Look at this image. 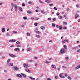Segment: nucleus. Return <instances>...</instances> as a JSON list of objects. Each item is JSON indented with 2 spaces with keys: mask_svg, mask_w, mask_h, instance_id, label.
I'll use <instances>...</instances> for the list:
<instances>
[{
  "mask_svg": "<svg viewBox=\"0 0 80 80\" xmlns=\"http://www.w3.org/2000/svg\"><path fill=\"white\" fill-rule=\"evenodd\" d=\"M75 16L78 17H79V15L77 13H76Z\"/></svg>",
  "mask_w": 80,
  "mask_h": 80,
  "instance_id": "obj_31",
  "label": "nucleus"
},
{
  "mask_svg": "<svg viewBox=\"0 0 80 80\" xmlns=\"http://www.w3.org/2000/svg\"><path fill=\"white\" fill-rule=\"evenodd\" d=\"M9 55L10 56V57H16V56L15 55L13 54H9Z\"/></svg>",
  "mask_w": 80,
  "mask_h": 80,
  "instance_id": "obj_8",
  "label": "nucleus"
},
{
  "mask_svg": "<svg viewBox=\"0 0 80 80\" xmlns=\"http://www.w3.org/2000/svg\"><path fill=\"white\" fill-rule=\"evenodd\" d=\"M51 67H52V68H53L54 69H56V68H57L56 66L53 65H51Z\"/></svg>",
  "mask_w": 80,
  "mask_h": 80,
  "instance_id": "obj_10",
  "label": "nucleus"
},
{
  "mask_svg": "<svg viewBox=\"0 0 80 80\" xmlns=\"http://www.w3.org/2000/svg\"><path fill=\"white\" fill-rule=\"evenodd\" d=\"M34 19V18H30V20H33Z\"/></svg>",
  "mask_w": 80,
  "mask_h": 80,
  "instance_id": "obj_50",
  "label": "nucleus"
},
{
  "mask_svg": "<svg viewBox=\"0 0 80 80\" xmlns=\"http://www.w3.org/2000/svg\"><path fill=\"white\" fill-rule=\"evenodd\" d=\"M68 79H69V80H72V78H71L70 77V76H68Z\"/></svg>",
  "mask_w": 80,
  "mask_h": 80,
  "instance_id": "obj_30",
  "label": "nucleus"
},
{
  "mask_svg": "<svg viewBox=\"0 0 80 80\" xmlns=\"http://www.w3.org/2000/svg\"><path fill=\"white\" fill-rule=\"evenodd\" d=\"M16 40L15 39H12V40H9V42H16Z\"/></svg>",
  "mask_w": 80,
  "mask_h": 80,
  "instance_id": "obj_6",
  "label": "nucleus"
},
{
  "mask_svg": "<svg viewBox=\"0 0 80 80\" xmlns=\"http://www.w3.org/2000/svg\"><path fill=\"white\" fill-rule=\"evenodd\" d=\"M45 2L47 3H50V0H45Z\"/></svg>",
  "mask_w": 80,
  "mask_h": 80,
  "instance_id": "obj_11",
  "label": "nucleus"
},
{
  "mask_svg": "<svg viewBox=\"0 0 80 80\" xmlns=\"http://www.w3.org/2000/svg\"><path fill=\"white\" fill-rule=\"evenodd\" d=\"M52 26L53 27H55V24L52 23Z\"/></svg>",
  "mask_w": 80,
  "mask_h": 80,
  "instance_id": "obj_46",
  "label": "nucleus"
},
{
  "mask_svg": "<svg viewBox=\"0 0 80 80\" xmlns=\"http://www.w3.org/2000/svg\"><path fill=\"white\" fill-rule=\"evenodd\" d=\"M46 63H47L48 64L49 63V62L48 61H46Z\"/></svg>",
  "mask_w": 80,
  "mask_h": 80,
  "instance_id": "obj_62",
  "label": "nucleus"
},
{
  "mask_svg": "<svg viewBox=\"0 0 80 80\" xmlns=\"http://www.w3.org/2000/svg\"><path fill=\"white\" fill-rule=\"evenodd\" d=\"M15 8V12H17V8H18V6H17L16 5V6H15V7H14Z\"/></svg>",
  "mask_w": 80,
  "mask_h": 80,
  "instance_id": "obj_12",
  "label": "nucleus"
},
{
  "mask_svg": "<svg viewBox=\"0 0 80 80\" xmlns=\"http://www.w3.org/2000/svg\"><path fill=\"white\" fill-rule=\"evenodd\" d=\"M35 12H38V9H36L35 10Z\"/></svg>",
  "mask_w": 80,
  "mask_h": 80,
  "instance_id": "obj_59",
  "label": "nucleus"
},
{
  "mask_svg": "<svg viewBox=\"0 0 80 80\" xmlns=\"http://www.w3.org/2000/svg\"><path fill=\"white\" fill-rule=\"evenodd\" d=\"M80 68V65L77 66L76 68H75V69H79V68Z\"/></svg>",
  "mask_w": 80,
  "mask_h": 80,
  "instance_id": "obj_16",
  "label": "nucleus"
},
{
  "mask_svg": "<svg viewBox=\"0 0 80 80\" xmlns=\"http://www.w3.org/2000/svg\"><path fill=\"white\" fill-rule=\"evenodd\" d=\"M41 12L42 13H44V14H45V12H44V11H41Z\"/></svg>",
  "mask_w": 80,
  "mask_h": 80,
  "instance_id": "obj_36",
  "label": "nucleus"
},
{
  "mask_svg": "<svg viewBox=\"0 0 80 80\" xmlns=\"http://www.w3.org/2000/svg\"><path fill=\"white\" fill-rule=\"evenodd\" d=\"M23 66L25 68H28L29 67L27 63L24 64Z\"/></svg>",
  "mask_w": 80,
  "mask_h": 80,
  "instance_id": "obj_4",
  "label": "nucleus"
},
{
  "mask_svg": "<svg viewBox=\"0 0 80 80\" xmlns=\"http://www.w3.org/2000/svg\"><path fill=\"white\" fill-rule=\"evenodd\" d=\"M63 74V73H60L59 74V77H60V78H65V77L62 75Z\"/></svg>",
  "mask_w": 80,
  "mask_h": 80,
  "instance_id": "obj_3",
  "label": "nucleus"
},
{
  "mask_svg": "<svg viewBox=\"0 0 80 80\" xmlns=\"http://www.w3.org/2000/svg\"><path fill=\"white\" fill-rule=\"evenodd\" d=\"M16 43L17 45H20V42L19 41H17L16 42Z\"/></svg>",
  "mask_w": 80,
  "mask_h": 80,
  "instance_id": "obj_22",
  "label": "nucleus"
},
{
  "mask_svg": "<svg viewBox=\"0 0 80 80\" xmlns=\"http://www.w3.org/2000/svg\"><path fill=\"white\" fill-rule=\"evenodd\" d=\"M36 33H38H38H40V31H36Z\"/></svg>",
  "mask_w": 80,
  "mask_h": 80,
  "instance_id": "obj_41",
  "label": "nucleus"
},
{
  "mask_svg": "<svg viewBox=\"0 0 80 80\" xmlns=\"http://www.w3.org/2000/svg\"><path fill=\"white\" fill-rule=\"evenodd\" d=\"M32 3V2H31V1L28 2V3L29 4H31Z\"/></svg>",
  "mask_w": 80,
  "mask_h": 80,
  "instance_id": "obj_57",
  "label": "nucleus"
},
{
  "mask_svg": "<svg viewBox=\"0 0 80 80\" xmlns=\"http://www.w3.org/2000/svg\"><path fill=\"white\" fill-rule=\"evenodd\" d=\"M27 13L28 14H31V13H32V12L31 11H28L27 12Z\"/></svg>",
  "mask_w": 80,
  "mask_h": 80,
  "instance_id": "obj_27",
  "label": "nucleus"
},
{
  "mask_svg": "<svg viewBox=\"0 0 80 80\" xmlns=\"http://www.w3.org/2000/svg\"><path fill=\"white\" fill-rule=\"evenodd\" d=\"M10 65L11 66H13V63L11 62L10 63Z\"/></svg>",
  "mask_w": 80,
  "mask_h": 80,
  "instance_id": "obj_34",
  "label": "nucleus"
},
{
  "mask_svg": "<svg viewBox=\"0 0 80 80\" xmlns=\"http://www.w3.org/2000/svg\"><path fill=\"white\" fill-rule=\"evenodd\" d=\"M22 6H23V7H25V4L24 3H22Z\"/></svg>",
  "mask_w": 80,
  "mask_h": 80,
  "instance_id": "obj_45",
  "label": "nucleus"
},
{
  "mask_svg": "<svg viewBox=\"0 0 80 80\" xmlns=\"http://www.w3.org/2000/svg\"><path fill=\"white\" fill-rule=\"evenodd\" d=\"M39 2H40L41 3H43V2L40 0H39Z\"/></svg>",
  "mask_w": 80,
  "mask_h": 80,
  "instance_id": "obj_33",
  "label": "nucleus"
},
{
  "mask_svg": "<svg viewBox=\"0 0 80 80\" xmlns=\"http://www.w3.org/2000/svg\"><path fill=\"white\" fill-rule=\"evenodd\" d=\"M33 61V60H28V61L29 62H32Z\"/></svg>",
  "mask_w": 80,
  "mask_h": 80,
  "instance_id": "obj_40",
  "label": "nucleus"
},
{
  "mask_svg": "<svg viewBox=\"0 0 80 80\" xmlns=\"http://www.w3.org/2000/svg\"><path fill=\"white\" fill-rule=\"evenodd\" d=\"M58 27H59V26H58V25H56V28H58Z\"/></svg>",
  "mask_w": 80,
  "mask_h": 80,
  "instance_id": "obj_55",
  "label": "nucleus"
},
{
  "mask_svg": "<svg viewBox=\"0 0 80 80\" xmlns=\"http://www.w3.org/2000/svg\"><path fill=\"white\" fill-rule=\"evenodd\" d=\"M63 28L64 30H65V29H66V28H66V27H63Z\"/></svg>",
  "mask_w": 80,
  "mask_h": 80,
  "instance_id": "obj_49",
  "label": "nucleus"
},
{
  "mask_svg": "<svg viewBox=\"0 0 80 80\" xmlns=\"http://www.w3.org/2000/svg\"><path fill=\"white\" fill-rule=\"evenodd\" d=\"M64 42H67V43H68L69 40H68V39H65L64 40Z\"/></svg>",
  "mask_w": 80,
  "mask_h": 80,
  "instance_id": "obj_25",
  "label": "nucleus"
},
{
  "mask_svg": "<svg viewBox=\"0 0 80 80\" xmlns=\"http://www.w3.org/2000/svg\"><path fill=\"white\" fill-rule=\"evenodd\" d=\"M78 22H80V19H78Z\"/></svg>",
  "mask_w": 80,
  "mask_h": 80,
  "instance_id": "obj_64",
  "label": "nucleus"
},
{
  "mask_svg": "<svg viewBox=\"0 0 80 80\" xmlns=\"http://www.w3.org/2000/svg\"><path fill=\"white\" fill-rule=\"evenodd\" d=\"M1 31L2 33H4L5 31V28H1Z\"/></svg>",
  "mask_w": 80,
  "mask_h": 80,
  "instance_id": "obj_7",
  "label": "nucleus"
},
{
  "mask_svg": "<svg viewBox=\"0 0 80 80\" xmlns=\"http://www.w3.org/2000/svg\"><path fill=\"white\" fill-rule=\"evenodd\" d=\"M14 50L15 51H20V49L19 48H17L14 49Z\"/></svg>",
  "mask_w": 80,
  "mask_h": 80,
  "instance_id": "obj_13",
  "label": "nucleus"
},
{
  "mask_svg": "<svg viewBox=\"0 0 80 80\" xmlns=\"http://www.w3.org/2000/svg\"><path fill=\"white\" fill-rule=\"evenodd\" d=\"M17 77H22V75H21L20 74H18L16 75Z\"/></svg>",
  "mask_w": 80,
  "mask_h": 80,
  "instance_id": "obj_15",
  "label": "nucleus"
},
{
  "mask_svg": "<svg viewBox=\"0 0 80 80\" xmlns=\"http://www.w3.org/2000/svg\"><path fill=\"white\" fill-rule=\"evenodd\" d=\"M64 48L65 50H66V49H67V46H66V45H64Z\"/></svg>",
  "mask_w": 80,
  "mask_h": 80,
  "instance_id": "obj_23",
  "label": "nucleus"
},
{
  "mask_svg": "<svg viewBox=\"0 0 80 80\" xmlns=\"http://www.w3.org/2000/svg\"><path fill=\"white\" fill-rule=\"evenodd\" d=\"M59 29H60V30H62V26H60L59 27Z\"/></svg>",
  "mask_w": 80,
  "mask_h": 80,
  "instance_id": "obj_28",
  "label": "nucleus"
},
{
  "mask_svg": "<svg viewBox=\"0 0 80 80\" xmlns=\"http://www.w3.org/2000/svg\"><path fill=\"white\" fill-rule=\"evenodd\" d=\"M27 51H30V48H28L27 49Z\"/></svg>",
  "mask_w": 80,
  "mask_h": 80,
  "instance_id": "obj_54",
  "label": "nucleus"
},
{
  "mask_svg": "<svg viewBox=\"0 0 80 80\" xmlns=\"http://www.w3.org/2000/svg\"><path fill=\"white\" fill-rule=\"evenodd\" d=\"M35 66H38V63H35Z\"/></svg>",
  "mask_w": 80,
  "mask_h": 80,
  "instance_id": "obj_52",
  "label": "nucleus"
},
{
  "mask_svg": "<svg viewBox=\"0 0 80 80\" xmlns=\"http://www.w3.org/2000/svg\"><path fill=\"white\" fill-rule=\"evenodd\" d=\"M62 68H65V69H66V68H67V67H65V66H62Z\"/></svg>",
  "mask_w": 80,
  "mask_h": 80,
  "instance_id": "obj_44",
  "label": "nucleus"
},
{
  "mask_svg": "<svg viewBox=\"0 0 80 80\" xmlns=\"http://www.w3.org/2000/svg\"><path fill=\"white\" fill-rule=\"evenodd\" d=\"M36 37L37 38H40V37H41V36H40V35H36Z\"/></svg>",
  "mask_w": 80,
  "mask_h": 80,
  "instance_id": "obj_24",
  "label": "nucleus"
},
{
  "mask_svg": "<svg viewBox=\"0 0 80 80\" xmlns=\"http://www.w3.org/2000/svg\"><path fill=\"white\" fill-rule=\"evenodd\" d=\"M26 34L28 36H30V34L29 33H27Z\"/></svg>",
  "mask_w": 80,
  "mask_h": 80,
  "instance_id": "obj_37",
  "label": "nucleus"
},
{
  "mask_svg": "<svg viewBox=\"0 0 80 80\" xmlns=\"http://www.w3.org/2000/svg\"><path fill=\"white\" fill-rule=\"evenodd\" d=\"M25 70L26 72H28V73H30V72H31V71L30 70V69H25Z\"/></svg>",
  "mask_w": 80,
  "mask_h": 80,
  "instance_id": "obj_14",
  "label": "nucleus"
},
{
  "mask_svg": "<svg viewBox=\"0 0 80 80\" xmlns=\"http://www.w3.org/2000/svg\"><path fill=\"white\" fill-rule=\"evenodd\" d=\"M10 47L13 48V47H14V45H11L10 46Z\"/></svg>",
  "mask_w": 80,
  "mask_h": 80,
  "instance_id": "obj_48",
  "label": "nucleus"
},
{
  "mask_svg": "<svg viewBox=\"0 0 80 80\" xmlns=\"http://www.w3.org/2000/svg\"><path fill=\"white\" fill-rule=\"evenodd\" d=\"M13 33H17V32L16 31H14L13 32Z\"/></svg>",
  "mask_w": 80,
  "mask_h": 80,
  "instance_id": "obj_32",
  "label": "nucleus"
},
{
  "mask_svg": "<svg viewBox=\"0 0 80 80\" xmlns=\"http://www.w3.org/2000/svg\"><path fill=\"white\" fill-rule=\"evenodd\" d=\"M17 46V47H20L21 46H20V45H18Z\"/></svg>",
  "mask_w": 80,
  "mask_h": 80,
  "instance_id": "obj_51",
  "label": "nucleus"
},
{
  "mask_svg": "<svg viewBox=\"0 0 80 80\" xmlns=\"http://www.w3.org/2000/svg\"><path fill=\"white\" fill-rule=\"evenodd\" d=\"M13 69L14 70H15V71H18V70H19V68L17 67V66H14L13 67Z\"/></svg>",
  "mask_w": 80,
  "mask_h": 80,
  "instance_id": "obj_2",
  "label": "nucleus"
},
{
  "mask_svg": "<svg viewBox=\"0 0 80 80\" xmlns=\"http://www.w3.org/2000/svg\"><path fill=\"white\" fill-rule=\"evenodd\" d=\"M60 15V13L58 12V13H56V15H57V16H58V15Z\"/></svg>",
  "mask_w": 80,
  "mask_h": 80,
  "instance_id": "obj_43",
  "label": "nucleus"
},
{
  "mask_svg": "<svg viewBox=\"0 0 80 80\" xmlns=\"http://www.w3.org/2000/svg\"><path fill=\"white\" fill-rule=\"evenodd\" d=\"M63 23L64 25H67V22H64Z\"/></svg>",
  "mask_w": 80,
  "mask_h": 80,
  "instance_id": "obj_61",
  "label": "nucleus"
},
{
  "mask_svg": "<svg viewBox=\"0 0 80 80\" xmlns=\"http://www.w3.org/2000/svg\"><path fill=\"white\" fill-rule=\"evenodd\" d=\"M35 59H38V57H34Z\"/></svg>",
  "mask_w": 80,
  "mask_h": 80,
  "instance_id": "obj_56",
  "label": "nucleus"
},
{
  "mask_svg": "<svg viewBox=\"0 0 80 80\" xmlns=\"http://www.w3.org/2000/svg\"><path fill=\"white\" fill-rule=\"evenodd\" d=\"M62 43L63 44H64V43H65V41H62Z\"/></svg>",
  "mask_w": 80,
  "mask_h": 80,
  "instance_id": "obj_53",
  "label": "nucleus"
},
{
  "mask_svg": "<svg viewBox=\"0 0 80 80\" xmlns=\"http://www.w3.org/2000/svg\"><path fill=\"white\" fill-rule=\"evenodd\" d=\"M68 57H66L65 58V60H68Z\"/></svg>",
  "mask_w": 80,
  "mask_h": 80,
  "instance_id": "obj_38",
  "label": "nucleus"
},
{
  "mask_svg": "<svg viewBox=\"0 0 80 80\" xmlns=\"http://www.w3.org/2000/svg\"><path fill=\"white\" fill-rule=\"evenodd\" d=\"M53 9L55 10H58V8L55 7L53 8Z\"/></svg>",
  "mask_w": 80,
  "mask_h": 80,
  "instance_id": "obj_29",
  "label": "nucleus"
},
{
  "mask_svg": "<svg viewBox=\"0 0 80 80\" xmlns=\"http://www.w3.org/2000/svg\"><path fill=\"white\" fill-rule=\"evenodd\" d=\"M23 19H24V20H27V18L25 17H24L23 18Z\"/></svg>",
  "mask_w": 80,
  "mask_h": 80,
  "instance_id": "obj_35",
  "label": "nucleus"
},
{
  "mask_svg": "<svg viewBox=\"0 0 80 80\" xmlns=\"http://www.w3.org/2000/svg\"><path fill=\"white\" fill-rule=\"evenodd\" d=\"M77 52H80V49L77 50Z\"/></svg>",
  "mask_w": 80,
  "mask_h": 80,
  "instance_id": "obj_47",
  "label": "nucleus"
},
{
  "mask_svg": "<svg viewBox=\"0 0 80 80\" xmlns=\"http://www.w3.org/2000/svg\"><path fill=\"white\" fill-rule=\"evenodd\" d=\"M58 18L60 19H62V18H63V17L62 16H59L58 17Z\"/></svg>",
  "mask_w": 80,
  "mask_h": 80,
  "instance_id": "obj_26",
  "label": "nucleus"
},
{
  "mask_svg": "<svg viewBox=\"0 0 80 80\" xmlns=\"http://www.w3.org/2000/svg\"><path fill=\"white\" fill-rule=\"evenodd\" d=\"M29 78H30V79H31V80H35V78H32V77H30Z\"/></svg>",
  "mask_w": 80,
  "mask_h": 80,
  "instance_id": "obj_20",
  "label": "nucleus"
},
{
  "mask_svg": "<svg viewBox=\"0 0 80 80\" xmlns=\"http://www.w3.org/2000/svg\"><path fill=\"white\" fill-rule=\"evenodd\" d=\"M40 28L41 29V30H45V27L43 26L41 27Z\"/></svg>",
  "mask_w": 80,
  "mask_h": 80,
  "instance_id": "obj_21",
  "label": "nucleus"
},
{
  "mask_svg": "<svg viewBox=\"0 0 80 80\" xmlns=\"http://www.w3.org/2000/svg\"><path fill=\"white\" fill-rule=\"evenodd\" d=\"M18 8L19 11H22V8L21 7H18Z\"/></svg>",
  "mask_w": 80,
  "mask_h": 80,
  "instance_id": "obj_19",
  "label": "nucleus"
},
{
  "mask_svg": "<svg viewBox=\"0 0 80 80\" xmlns=\"http://www.w3.org/2000/svg\"><path fill=\"white\" fill-rule=\"evenodd\" d=\"M22 75H23V77H24V78H27V75H25V74H24L23 73H22Z\"/></svg>",
  "mask_w": 80,
  "mask_h": 80,
  "instance_id": "obj_17",
  "label": "nucleus"
},
{
  "mask_svg": "<svg viewBox=\"0 0 80 80\" xmlns=\"http://www.w3.org/2000/svg\"><path fill=\"white\" fill-rule=\"evenodd\" d=\"M6 37H10V35L9 34V33L7 32L6 33Z\"/></svg>",
  "mask_w": 80,
  "mask_h": 80,
  "instance_id": "obj_18",
  "label": "nucleus"
},
{
  "mask_svg": "<svg viewBox=\"0 0 80 80\" xmlns=\"http://www.w3.org/2000/svg\"><path fill=\"white\" fill-rule=\"evenodd\" d=\"M11 5L12 8H13V7H15L16 5V4H13V3L12 2L11 4Z\"/></svg>",
  "mask_w": 80,
  "mask_h": 80,
  "instance_id": "obj_5",
  "label": "nucleus"
},
{
  "mask_svg": "<svg viewBox=\"0 0 80 80\" xmlns=\"http://www.w3.org/2000/svg\"><path fill=\"white\" fill-rule=\"evenodd\" d=\"M76 48H77V47H73L72 48V50H74V49H75Z\"/></svg>",
  "mask_w": 80,
  "mask_h": 80,
  "instance_id": "obj_42",
  "label": "nucleus"
},
{
  "mask_svg": "<svg viewBox=\"0 0 80 80\" xmlns=\"http://www.w3.org/2000/svg\"><path fill=\"white\" fill-rule=\"evenodd\" d=\"M55 79H57L58 78V77L57 76H55Z\"/></svg>",
  "mask_w": 80,
  "mask_h": 80,
  "instance_id": "obj_58",
  "label": "nucleus"
},
{
  "mask_svg": "<svg viewBox=\"0 0 80 80\" xmlns=\"http://www.w3.org/2000/svg\"><path fill=\"white\" fill-rule=\"evenodd\" d=\"M65 77H67V76H68V74H65Z\"/></svg>",
  "mask_w": 80,
  "mask_h": 80,
  "instance_id": "obj_63",
  "label": "nucleus"
},
{
  "mask_svg": "<svg viewBox=\"0 0 80 80\" xmlns=\"http://www.w3.org/2000/svg\"><path fill=\"white\" fill-rule=\"evenodd\" d=\"M53 4H49V6H50V7H51L52 6H53Z\"/></svg>",
  "mask_w": 80,
  "mask_h": 80,
  "instance_id": "obj_60",
  "label": "nucleus"
},
{
  "mask_svg": "<svg viewBox=\"0 0 80 80\" xmlns=\"http://www.w3.org/2000/svg\"><path fill=\"white\" fill-rule=\"evenodd\" d=\"M10 59H8L7 61V64L8 65H9V63H10Z\"/></svg>",
  "mask_w": 80,
  "mask_h": 80,
  "instance_id": "obj_9",
  "label": "nucleus"
},
{
  "mask_svg": "<svg viewBox=\"0 0 80 80\" xmlns=\"http://www.w3.org/2000/svg\"><path fill=\"white\" fill-rule=\"evenodd\" d=\"M34 25L35 26H37V25H38V23H35L34 24Z\"/></svg>",
  "mask_w": 80,
  "mask_h": 80,
  "instance_id": "obj_39",
  "label": "nucleus"
},
{
  "mask_svg": "<svg viewBox=\"0 0 80 80\" xmlns=\"http://www.w3.org/2000/svg\"><path fill=\"white\" fill-rule=\"evenodd\" d=\"M66 52V50L64 48H63L61 49L60 51L61 53L62 54V53H65Z\"/></svg>",
  "mask_w": 80,
  "mask_h": 80,
  "instance_id": "obj_1",
  "label": "nucleus"
}]
</instances>
